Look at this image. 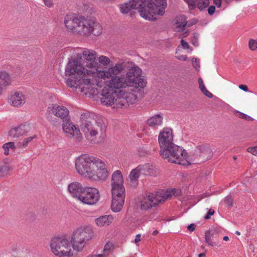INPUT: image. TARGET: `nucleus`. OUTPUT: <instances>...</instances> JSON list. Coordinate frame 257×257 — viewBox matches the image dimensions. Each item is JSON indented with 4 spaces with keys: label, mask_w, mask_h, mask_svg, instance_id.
Wrapping results in <instances>:
<instances>
[{
    "label": "nucleus",
    "mask_w": 257,
    "mask_h": 257,
    "mask_svg": "<svg viewBox=\"0 0 257 257\" xmlns=\"http://www.w3.org/2000/svg\"><path fill=\"white\" fill-rule=\"evenodd\" d=\"M66 76L77 75L76 78H68L66 80L67 86L75 89L78 93L87 95L97 92L95 86L101 87L100 82L95 78V69L85 68L78 60L69 61L65 70Z\"/></svg>",
    "instance_id": "nucleus-1"
},
{
    "label": "nucleus",
    "mask_w": 257,
    "mask_h": 257,
    "mask_svg": "<svg viewBox=\"0 0 257 257\" xmlns=\"http://www.w3.org/2000/svg\"><path fill=\"white\" fill-rule=\"evenodd\" d=\"M166 6V0H130L120 5L119 8L123 14H127L134 9H138L142 18L155 21L157 20V16L164 15Z\"/></svg>",
    "instance_id": "nucleus-2"
},
{
    "label": "nucleus",
    "mask_w": 257,
    "mask_h": 257,
    "mask_svg": "<svg viewBox=\"0 0 257 257\" xmlns=\"http://www.w3.org/2000/svg\"><path fill=\"white\" fill-rule=\"evenodd\" d=\"M75 168L80 176L92 181H104L108 176L105 162L92 156L84 154L77 158Z\"/></svg>",
    "instance_id": "nucleus-3"
},
{
    "label": "nucleus",
    "mask_w": 257,
    "mask_h": 257,
    "mask_svg": "<svg viewBox=\"0 0 257 257\" xmlns=\"http://www.w3.org/2000/svg\"><path fill=\"white\" fill-rule=\"evenodd\" d=\"M64 24L68 30L81 36H89L91 33L99 36L102 33L101 25L95 20L73 14L65 16Z\"/></svg>",
    "instance_id": "nucleus-4"
},
{
    "label": "nucleus",
    "mask_w": 257,
    "mask_h": 257,
    "mask_svg": "<svg viewBox=\"0 0 257 257\" xmlns=\"http://www.w3.org/2000/svg\"><path fill=\"white\" fill-rule=\"evenodd\" d=\"M101 103L106 106H110L112 108H122L128 103H135L137 97L132 93L126 92L123 90L113 91L107 88L103 89Z\"/></svg>",
    "instance_id": "nucleus-5"
},
{
    "label": "nucleus",
    "mask_w": 257,
    "mask_h": 257,
    "mask_svg": "<svg viewBox=\"0 0 257 257\" xmlns=\"http://www.w3.org/2000/svg\"><path fill=\"white\" fill-rule=\"evenodd\" d=\"M111 192L112 202L111 209L114 212H119L124 202L125 196L123 179L119 170L114 171L111 176Z\"/></svg>",
    "instance_id": "nucleus-6"
},
{
    "label": "nucleus",
    "mask_w": 257,
    "mask_h": 257,
    "mask_svg": "<svg viewBox=\"0 0 257 257\" xmlns=\"http://www.w3.org/2000/svg\"><path fill=\"white\" fill-rule=\"evenodd\" d=\"M94 236V231L90 225L81 226L76 229L70 237V242L74 250L81 252L88 241Z\"/></svg>",
    "instance_id": "nucleus-7"
},
{
    "label": "nucleus",
    "mask_w": 257,
    "mask_h": 257,
    "mask_svg": "<svg viewBox=\"0 0 257 257\" xmlns=\"http://www.w3.org/2000/svg\"><path fill=\"white\" fill-rule=\"evenodd\" d=\"M160 155L162 158L170 163L183 166H188L190 164L186 150L175 144L161 150Z\"/></svg>",
    "instance_id": "nucleus-8"
},
{
    "label": "nucleus",
    "mask_w": 257,
    "mask_h": 257,
    "mask_svg": "<svg viewBox=\"0 0 257 257\" xmlns=\"http://www.w3.org/2000/svg\"><path fill=\"white\" fill-rule=\"evenodd\" d=\"M50 246L52 252L59 257H70L73 255L70 240L64 237L53 238Z\"/></svg>",
    "instance_id": "nucleus-9"
},
{
    "label": "nucleus",
    "mask_w": 257,
    "mask_h": 257,
    "mask_svg": "<svg viewBox=\"0 0 257 257\" xmlns=\"http://www.w3.org/2000/svg\"><path fill=\"white\" fill-rule=\"evenodd\" d=\"M81 119V130L88 140L98 135V130L101 129L103 124L102 119L95 120L90 117H85V116H82Z\"/></svg>",
    "instance_id": "nucleus-10"
},
{
    "label": "nucleus",
    "mask_w": 257,
    "mask_h": 257,
    "mask_svg": "<svg viewBox=\"0 0 257 257\" xmlns=\"http://www.w3.org/2000/svg\"><path fill=\"white\" fill-rule=\"evenodd\" d=\"M125 69V65L123 63H117L114 66L110 67L107 70H98L95 69V78L100 82L101 87L102 84L99 79L102 81V79H109L110 77L113 76H117L120 73Z\"/></svg>",
    "instance_id": "nucleus-11"
},
{
    "label": "nucleus",
    "mask_w": 257,
    "mask_h": 257,
    "mask_svg": "<svg viewBox=\"0 0 257 257\" xmlns=\"http://www.w3.org/2000/svg\"><path fill=\"white\" fill-rule=\"evenodd\" d=\"M100 199L99 190L94 187H86L80 195L79 200L87 205H94Z\"/></svg>",
    "instance_id": "nucleus-12"
},
{
    "label": "nucleus",
    "mask_w": 257,
    "mask_h": 257,
    "mask_svg": "<svg viewBox=\"0 0 257 257\" xmlns=\"http://www.w3.org/2000/svg\"><path fill=\"white\" fill-rule=\"evenodd\" d=\"M223 231V229L218 226H213L212 228L205 233V242L212 247L216 246L219 242L221 236L220 234Z\"/></svg>",
    "instance_id": "nucleus-13"
},
{
    "label": "nucleus",
    "mask_w": 257,
    "mask_h": 257,
    "mask_svg": "<svg viewBox=\"0 0 257 257\" xmlns=\"http://www.w3.org/2000/svg\"><path fill=\"white\" fill-rule=\"evenodd\" d=\"M158 142L161 150L174 144L172 129L170 127L164 128L159 133Z\"/></svg>",
    "instance_id": "nucleus-14"
},
{
    "label": "nucleus",
    "mask_w": 257,
    "mask_h": 257,
    "mask_svg": "<svg viewBox=\"0 0 257 257\" xmlns=\"http://www.w3.org/2000/svg\"><path fill=\"white\" fill-rule=\"evenodd\" d=\"M62 127L64 132L68 134V137L73 138L77 142L81 141L82 136L79 129L70 121L69 118L63 120Z\"/></svg>",
    "instance_id": "nucleus-15"
},
{
    "label": "nucleus",
    "mask_w": 257,
    "mask_h": 257,
    "mask_svg": "<svg viewBox=\"0 0 257 257\" xmlns=\"http://www.w3.org/2000/svg\"><path fill=\"white\" fill-rule=\"evenodd\" d=\"M47 112L63 120L69 118V111L64 106L52 104L48 107Z\"/></svg>",
    "instance_id": "nucleus-16"
},
{
    "label": "nucleus",
    "mask_w": 257,
    "mask_h": 257,
    "mask_svg": "<svg viewBox=\"0 0 257 257\" xmlns=\"http://www.w3.org/2000/svg\"><path fill=\"white\" fill-rule=\"evenodd\" d=\"M105 82L106 85L109 88L119 89L127 87L126 81L124 77L119 76H113Z\"/></svg>",
    "instance_id": "nucleus-17"
},
{
    "label": "nucleus",
    "mask_w": 257,
    "mask_h": 257,
    "mask_svg": "<svg viewBox=\"0 0 257 257\" xmlns=\"http://www.w3.org/2000/svg\"><path fill=\"white\" fill-rule=\"evenodd\" d=\"M161 202V199L156 196V194H150L144 196L141 201V208L146 210L153 206H155Z\"/></svg>",
    "instance_id": "nucleus-18"
},
{
    "label": "nucleus",
    "mask_w": 257,
    "mask_h": 257,
    "mask_svg": "<svg viewBox=\"0 0 257 257\" xmlns=\"http://www.w3.org/2000/svg\"><path fill=\"white\" fill-rule=\"evenodd\" d=\"M82 57L87 60V67L90 69L96 67L97 63L95 62L97 54L95 51L92 50L85 49L82 52Z\"/></svg>",
    "instance_id": "nucleus-19"
},
{
    "label": "nucleus",
    "mask_w": 257,
    "mask_h": 257,
    "mask_svg": "<svg viewBox=\"0 0 257 257\" xmlns=\"http://www.w3.org/2000/svg\"><path fill=\"white\" fill-rule=\"evenodd\" d=\"M26 100L25 95L21 92H15L9 97V103L15 107H20L23 105Z\"/></svg>",
    "instance_id": "nucleus-20"
},
{
    "label": "nucleus",
    "mask_w": 257,
    "mask_h": 257,
    "mask_svg": "<svg viewBox=\"0 0 257 257\" xmlns=\"http://www.w3.org/2000/svg\"><path fill=\"white\" fill-rule=\"evenodd\" d=\"M85 187L80 183L74 182L68 185V190L72 196L77 198L79 200Z\"/></svg>",
    "instance_id": "nucleus-21"
},
{
    "label": "nucleus",
    "mask_w": 257,
    "mask_h": 257,
    "mask_svg": "<svg viewBox=\"0 0 257 257\" xmlns=\"http://www.w3.org/2000/svg\"><path fill=\"white\" fill-rule=\"evenodd\" d=\"M197 156L202 157L203 160H208L212 155V151L209 146L207 144L198 146L195 149Z\"/></svg>",
    "instance_id": "nucleus-22"
},
{
    "label": "nucleus",
    "mask_w": 257,
    "mask_h": 257,
    "mask_svg": "<svg viewBox=\"0 0 257 257\" xmlns=\"http://www.w3.org/2000/svg\"><path fill=\"white\" fill-rule=\"evenodd\" d=\"M190 9L193 10L196 7L200 11L207 8L209 5V0H184Z\"/></svg>",
    "instance_id": "nucleus-23"
},
{
    "label": "nucleus",
    "mask_w": 257,
    "mask_h": 257,
    "mask_svg": "<svg viewBox=\"0 0 257 257\" xmlns=\"http://www.w3.org/2000/svg\"><path fill=\"white\" fill-rule=\"evenodd\" d=\"M29 127L26 124H21L18 127L11 129L9 135L13 138H17L26 134L29 131Z\"/></svg>",
    "instance_id": "nucleus-24"
},
{
    "label": "nucleus",
    "mask_w": 257,
    "mask_h": 257,
    "mask_svg": "<svg viewBox=\"0 0 257 257\" xmlns=\"http://www.w3.org/2000/svg\"><path fill=\"white\" fill-rule=\"evenodd\" d=\"M133 80L129 78L125 79L127 83V87L131 86L136 88H143L145 86V82L142 76H133Z\"/></svg>",
    "instance_id": "nucleus-25"
},
{
    "label": "nucleus",
    "mask_w": 257,
    "mask_h": 257,
    "mask_svg": "<svg viewBox=\"0 0 257 257\" xmlns=\"http://www.w3.org/2000/svg\"><path fill=\"white\" fill-rule=\"evenodd\" d=\"M113 217L111 215H102L95 218L94 222L98 227H104L109 226L113 221Z\"/></svg>",
    "instance_id": "nucleus-26"
},
{
    "label": "nucleus",
    "mask_w": 257,
    "mask_h": 257,
    "mask_svg": "<svg viewBox=\"0 0 257 257\" xmlns=\"http://www.w3.org/2000/svg\"><path fill=\"white\" fill-rule=\"evenodd\" d=\"M11 82L10 76L7 73H0V94L10 84Z\"/></svg>",
    "instance_id": "nucleus-27"
},
{
    "label": "nucleus",
    "mask_w": 257,
    "mask_h": 257,
    "mask_svg": "<svg viewBox=\"0 0 257 257\" xmlns=\"http://www.w3.org/2000/svg\"><path fill=\"white\" fill-rule=\"evenodd\" d=\"M138 167L140 174H141V175L152 176L154 175V170L153 168V166L149 164L139 165Z\"/></svg>",
    "instance_id": "nucleus-28"
},
{
    "label": "nucleus",
    "mask_w": 257,
    "mask_h": 257,
    "mask_svg": "<svg viewBox=\"0 0 257 257\" xmlns=\"http://www.w3.org/2000/svg\"><path fill=\"white\" fill-rule=\"evenodd\" d=\"M163 116L160 114H156L147 120V124L151 127L161 125L163 123Z\"/></svg>",
    "instance_id": "nucleus-29"
},
{
    "label": "nucleus",
    "mask_w": 257,
    "mask_h": 257,
    "mask_svg": "<svg viewBox=\"0 0 257 257\" xmlns=\"http://www.w3.org/2000/svg\"><path fill=\"white\" fill-rule=\"evenodd\" d=\"M187 22L186 21V17L184 16H180L177 17L176 19V29L177 31H182L184 29L185 27L187 25Z\"/></svg>",
    "instance_id": "nucleus-30"
},
{
    "label": "nucleus",
    "mask_w": 257,
    "mask_h": 257,
    "mask_svg": "<svg viewBox=\"0 0 257 257\" xmlns=\"http://www.w3.org/2000/svg\"><path fill=\"white\" fill-rule=\"evenodd\" d=\"M142 70L137 66L132 67L128 71L126 74V78H129L133 80L132 77L133 76H142Z\"/></svg>",
    "instance_id": "nucleus-31"
},
{
    "label": "nucleus",
    "mask_w": 257,
    "mask_h": 257,
    "mask_svg": "<svg viewBox=\"0 0 257 257\" xmlns=\"http://www.w3.org/2000/svg\"><path fill=\"white\" fill-rule=\"evenodd\" d=\"M174 191L175 189L171 190H167L165 191H163L162 192H158L156 195V196L158 197V198L161 199V202H163L165 200L171 197L172 194H174Z\"/></svg>",
    "instance_id": "nucleus-32"
},
{
    "label": "nucleus",
    "mask_w": 257,
    "mask_h": 257,
    "mask_svg": "<svg viewBox=\"0 0 257 257\" xmlns=\"http://www.w3.org/2000/svg\"><path fill=\"white\" fill-rule=\"evenodd\" d=\"M140 176H141V175L140 174L138 167H137L136 168L133 169L131 172L130 174V178L132 181H136Z\"/></svg>",
    "instance_id": "nucleus-33"
},
{
    "label": "nucleus",
    "mask_w": 257,
    "mask_h": 257,
    "mask_svg": "<svg viewBox=\"0 0 257 257\" xmlns=\"http://www.w3.org/2000/svg\"><path fill=\"white\" fill-rule=\"evenodd\" d=\"M98 61L101 65L104 66H108L111 62V60L108 57L103 55L98 58Z\"/></svg>",
    "instance_id": "nucleus-34"
},
{
    "label": "nucleus",
    "mask_w": 257,
    "mask_h": 257,
    "mask_svg": "<svg viewBox=\"0 0 257 257\" xmlns=\"http://www.w3.org/2000/svg\"><path fill=\"white\" fill-rule=\"evenodd\" d=\"M248 47L251 51L256 50L257 49V39H250L248 41Z\"/></svg>",
    "instance_id": "nucleus-35"
},
{
    "label": "nucleus",
    "mask_w": 257,
    "mask_h": 257,
    "mask_svg": "<svg viewBox=\"0 0 257 257\" xmlns=\"http://www.w3.org/2000/svg\"><path fill=\"white\" fill-rule=\"evenodd\" d=\"M199 88L201 91L202 93L208 98H212L213 97L212 94L207 90L205 86V85H201L199 86Z\"/></svg>",
    "instance_id": "nucleus-36"
},
{
    "label": "nucleus",
    "mask_w": 257,
    "mask_h": 257,
    "mask_svg": "<svg viewBox=\"0 0 257 257\" xmlns=\"http://www.w3.org/2000/svg\"><path fill=\"white\" fill-rule=\"evenodd\" d=\"M226 204L229 207L232 206L233 199L230 196H227L224 199Z\"/></svg>",
    "instance_id": "nucleus-37"
},
{
    "label": "nucleus",
    "mask_w": 257,
    "mask_h": 257,
    "mask_svg": "<svg viewBox=\"0 0 257 257\" xmlns=\"http://www.w3.org/2000/svg\"><path fill=\"white\" fill-rule=\"evenodd\" d=\"M3 148L4 149H14L16 147V146H15V143L14 142H9L3 145Z\"/></svg>",
    "instance_id": "nucleus-38"
},
{
    "label": "nucleus",
    "mask_w": 257,
    "mask_h": 257,
    "mask_svg": "<svg viewBox=\"0 0 257 257\" xmlns=\"http://www.w3.org/2000/svg\"><path fill=\"white\" fill-rule=\"evenodd\" d=\"M28 144L25 142V140L22 142H19L16 144V147L19 149H24L27 147Z\"/></svg>",
    "instance_id": "nucleus-39"
},
{
    "label": "nucleus",
    "mask_w": 257,
    "mask_h": 257,
    "mask_svg": "<svg viewBox=\"0 0 257 257\" xmlns=\"http://www.w3.org/2000/svg\"><path fill=\"white\" fill-rule=\"evenodd\" d=\"M236 112L238 114H237V116L239 117V118H243V119H244L245 120H248L249 119L250 117L243 113H242V112H240L238 111H236Z\"/></svg>",
    "instance_id": "nucleus-40"
},
{
    "label": "nucleus",
    "mask_w": 257,
    "mask_h": 257,
    "mask_svg": "<svg viewBox=\"0 0 257 257\" xmlns=\"http://www.w3.org/2000/svg\"><path fill=\"white\" fill-rule=\"evenodd\" d=\"M247 150L248 152L250 153L253 155H257V146L249 147Z\"/></svg>",
    "instance_id": "nucleus-41"
},
{
    "label": "nucleus",
    "mask_w": 257,
    "mask_h": 257,
    "mask_svg": "<svg viewBox=\"0 0 257 257\" xmlns=\"http://www.w3.org/2000/svg\"><path fill=\"white\" fill-rule=\"evenodd\" d=\"M12 170L13 168H12V167L6 165L2 167L0 171H2L3 172H8Z\"/></svg>",
    "instance_id": "nucleus-42"
},
{
    "label": "nucleus",
    "mask_w": 257,
    "mask_h": 257,
    "mask_svg": "<svg viewBox=\"0 0 257 257\" xmlns=\"http://www.w3.org/2000/svg\"><path fill=\"white\" fill-rule=\"evenodd\" d=\"M192 65L196 69L199 68V62L197 58H193L192 59Z\"/></svg>",
    "instance_id": "nucleus-43"
},
{
    "label": "nucleus",
    "mask_w": 257,
    "mask_h": 257,
    "mask_svg": "<svg viewBox=\"0 0 257 257\" xmlns=\"http://www.w3.org/2000/svg\"><path fill=\"white\" fill-rule=\"evenodd\" d=\"M43 2L45 5L49 8H51L53 6V0H43Z\"/></svg>",
    "instance_id": "nucleus-44"
},
{
    "label": "nucleus",
    "mask_w": 257,
    "mask_h": 257,
    "mask_svg": "<svg viewBox=\"0 0 257 257\" xmlns=\"http://www.w3.org/2000/svg\"><path fill=\"white\" fill-rule=\"evenodd\" d=\"M214 213V211L212 209H210L208 211L207 214L205 216L204 218L205 219H208L210 218V216L212 215Z\"/></svg>",
    "instance_id": "nucleus-45"
},
{
    "label": "nucleus",
    "mask_w": 257,
    "mask_h": 257,
    "mask_svg": "<svg viewBox=\"0 0 257 257\" xmlns=\"http://www.w3.org/2000/svg\"><path fill=\"white\" fill-rule=\"evenodd\" d=\"M208 13L210 15H212L215 11V7L214 6H211L208 8Z\"/></svg>",
    "instance_id": "nucleus-46"
},
{
    "label": "nucleus",
    "mask_w": 257,
    "mask_h": 257,
    "mask_svg": "<svg viewBox=\"0 0 257 257\" xmlns=\"http://www.w3.org/2000/svg\"><path fill=\"white\" fill-rule=\"evenodd\" d=\"M181 44L182 47L185 49H188L189 48V45L188 43L186 42L184 40L182 39L181 41Z\"/></svg>",
    "instance_id": "nucleus-47"
},
{
    "label": "nucleus",
    "mask_w": 257,
    "mask_h": 257,
    "mask_svg": "<svg viewBox=\"0 0 257 257\" xmlns=\"http://www.w3.org/2000/svg\"><path fill=\"white\" fill-rule=\"evenodd\" d=\"M192 44L195 47L198 46V35H194L193 40H192Z\"/></svg>",
    "instance_id": "nucleus-48"
},
{
    "label": "nucleus",
    "mask_w": 257,
    "mask_h": 257,
    "mask_svg": "<svg viewBox=\"0 0 257 257\" xmlns=\"http://www.w3.org/2000/svg\"><path fill=\"white\" fill-rule=\"evenodd\" d=\"M213 3L217 8H220L221 6L222 0H213Z\"/></svg>",
    "instance_id": "nucleus-49"
},
{
    "label": "nucleus",
    "mask_w": 257,
    "mask_h": 257,
    "mask_svg": "<svg viewBox=\"0 0 257 257\" xmlns=\"http://www.w3.org/2000/svg\"><path fill=\"white\" fill-rule=\"evenodd\" d=\"M36 138V136H33L32 137H29L26 139H25V142L28 145V144L31 142L34 139Z\"/></svg>",
    "instance_id": "nucleus-50"
},
{
    "label": "nucleus",
    "mask_w": 257,
    "mask_h": 257,
    "mask_svg": "<svg viewBox=\"0 0 257 257\" xmlns=\"http://www.w3.org/2000/svg\"><path fill=\"white\" fill-rule=\"evenodd\" d=\"M239 88L240 89H241V90H243V91H244L245 92H247V91H248V87H247V86L246 85H243V84L239 85Z\"/></svg>",
    "instance_id": "nucleus-51"
},
{
    "label": "nucleus",
    "mask_w": 257,
    "mask_h": 257,
    "mask_svg": "<svg viewBox=\"0 0 257 257\" xmlns=\"http://www.w3.org/2000/svg\"><path fill=\"white\" fill-rule=\"evenodd\" d=\"M195 224H191L189 225L188 226L187 229L190 231H193L195 230Z\"/></svg>",
    "instance_id": "nucleus-52"
},
{
    "label": "nucleus",
    "mask_w": 257,
    "mask_h": 257,
    "mask_svg": "<svg viewBox=\"0 0 257 257\" xmlns=\"http://www.w3.org/2000/svg\"><path fill=\"white\" fill-rule=\"evenodd\" d=\"M141 236V235L140 234H137L136 236V238H135V241H134L135 243H137L139 241H140V240H141V239H140Z\"/></svg>",
    "instance_id": "nucleus-53"
},
{
    "label": "nucleus",
    "mask_w": 257,
    "mask_h": 257,
    "mask_svg": "<svg viewBox=\"0 0 257 257\" xmlns=\"http://www.w3.org/2000/svg\"><path fill=\"white\" fill-rule=\"evenodd\" d=\"M198 83H199V86L201 85H203L204 84L202 78H199L198 79Z\"/></svg>",
    "instance_id": "nucleus-54"
},
{
    "label": "nucleus",
    "mask_w": 257,
    "mask_h": 257,
    "mask_svg": "<svg viewBox=\"0 0 257 257\" xmlns=\"http://www.w3.org/2000/svg\"><path fill=\"white\" fill-rule=\"evenodd\" d=\"M178 59L179 60H183L184 61H186L187 60V56H181V57H178Z\"/></svg>",
    "instance_id": "nucleus-55"
},
{
    "label": "nucleus",
    "mask_w": 257,
    "mask_h": 257,
    "mask_svg": "<svg viewBox=\"0 0 257 257\" xmlns=\"http://www.w3.org/2000/svg\"><path fill=\"white\" fill-rule=\"evenodd\" d=\"M87 257H102V254H93L91 255H88Z\"/></svg>",
    "instance_id": "nucleus-56"
},
{
    "label": "nucleus",
    "mask_w": 257,
    "mask_h": 257,
    "mask_svg": "<svg viewBox=\"0 0 257 257\" xmlns=\"http://www.w3.org/2000/svg\"><path fill=\"white\" fill-rule=\"evenodd\" d=\"M205 255H206L205 253L203 252V253H199L198 254V257H205Z\"/></svg>",
    "instance_id": "nucleus-57"
},
{
    "label": "nucleus",
    "mask_w": 257,
    "mask_h": 257,
    "mask_svg": "<svg viewBox=\"0 0 257 257\" xmlns=\"http://www.w3.org/2000/svg\"><path fill=\"white\" fill-rule=\"evenodd\" d=\"M223 240L225 241H227L229 240V238H228V236H225L223 237Z\"/></svg>",
    "instance_id": "nucleus-58"
},
{
    "label": "nucleus",
    "mask_w": 257,
    "mask_h": 257,
    "mask_svg": "<svg viewBox=\"0 0 257 257\" xmlns=\"http://www.w3.org/2000/svg\"><path fill=\"white\" fill-rule=\"evenodd\" d=\"M9 149H4L5 150V152H4L5 155H8L9 154Z\"/></svg>",
    "instance_id": "nucleus-59"
},
{
    "label": "nucleus",
    "mask_w": 257,
    "mask_h": 257,
    "mask_svg": "<svg viewBox=\"0 0 257 257\" xmlns=\"http://www.w3.org/2000/svg\"><path fill=\"white\" fill-rule=\"evenodd\" d=\"M223 1L227 5L231 3V2L232 1V0H223Z\"/></svg>",
    "instance_id": "nucleus-60"
},
{
    "label": "nucleus",
    "mask_w": 257,
    "mask_h": 257,
    "mask_svg": "<svg viewBox=\"0 0 257 257\" xmlns=\"http://www.w3.org/2000/svg\"><path fill=\"white\" fill-rule=\"evenodd\" d=\"M158 233V231L157 230H154L153 232V235H156L157 233Z\"/></svg>",
    "instance_id": "nucleus-61"
},
{
    "label": "nucleus",
    "mask_w": 257,
    "mask_h": 257,
    "mask_svg": "<svg viewBox=\"0 0 257 257\" xmlns=\"http://www.w3.org/2000/svg\"><path fill=\"white\" fill-rule=\"evenodd\" d=\"M235 234L238 235H239L240 234V233L238 231H236L235 232Z\"/></svg>",
    "instance_id": "nucleus-62"
},
{
    "label": "nucleus",
    "mask_w": 257,
    "mask_h": 257,
    "mask_svg": "<svg viewBox=\"0 0 257 257\" xmlns=\"http://www.w3.org/2000/svg\"><path fill=\"white\" fill-rule=\"evenodd\" d=\"M193 25V24H191V25L189 24H188V27H190L191 25Z\"/></svg>",
    "instance_id": "nucleus-63"
},
{
    "label": "nucleus",
    "mask_w": 257,
    "mask_h": 257,
    "mask_svg": "<svg viewBox=\"0 0 257 257\" xmlns=\"http://www.w3.org/2000/svg\"><path fill=\"white\" fill-rule=\"evenodd\" d=\"M233 159H234V160H235L236 159V158L235 157H233Z\"/></svg>",
    "instance_id": "nucleus-64"
}]
</instances>
